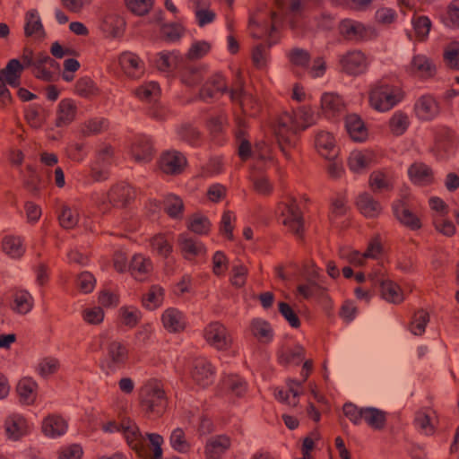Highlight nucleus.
I'll return each instance as SVG.
<instances>
[{"mask_svg":"<svg viewBox=\"0 0 459 459\" xmlns=\"http://www.w3.org/2000/svg\"><path fill=\"white\" fill-rule=\"evenodd\" d=\"M315 123V117L310 108L303 107L296 112L282 114L275 129V138L279 149L287 159L290 158V151L298 141V133L307 129Z\"/></svg>","mask_w":459,"mask_h":459,"instance_id":"obj_1","label":"nucleus"},{"mask_svg":"<svg viewBox=\"0 0 459 459\" xmlns=\"http://www.w3.org/2000/svg\"><path fill=\"white\" fill-rule=\"evenodd\" d=\"M278 15L275 12H270V20L265 21L257 18L255 22L253 18L250 20L249 26L252 28L251 36L254 39H260L265 37V40L253 47L252 61L255 67L262 68L266 65L269 57V49L278 42L275 36L277 30Z\"/></svg>","mask_w":459,"mask_h":459,"instance_id":"obj_2","label":"nucleus"},{"mask_svg":"<svg viewBox=\"0 0 459 459\" xmlns=\"http://www.w3.org/2000/svg\"><path fill=\"white\" fill-rule=\"evenodd\" d=\"M140 403L145 412L161 415L168 404L162 385L157 381L144 385L140 391Z\"/></svg>","mask_w":459,"mask_h":459,"instance_id":"obj_3","label":"nucleus"},{"mask_svg":"<svg viewBox=\"0 0 459 459\" xmlns=\"http://www.w3.org/2000/svg\"><path fill=\"white\" fill-rule=\"evenodd\" d=\"M401 99L400 90L384 82L376 83L369 92L370 106L379 112L390 110Z\"/></svg>","mask_w":459,"mask_h":459,"instance_id":"obj_4","label":"nucleus"},{"mask_svg":"<svg viewBox=\"0 0 459 459\" xmlns=\"http://www.w3.org/2000/svg\"><path fill=\"white\" fill-rule=\"evenodd\" d=\"M134 196L135 191L130 185L119 183L110 188L107 195L108 203L102 202L99 208L102 212H107L109 209L108 204L114 207H125Z\"/></svg>","mask_w":459,"mask_h":459,"instance_id":"obj_5","label":"nucleus"},{"mask_svg":"<svg viewBox=\"0 0 459 459\" xmlns=\"http://www.w3.org/2000/svg\"><path fill=\"white\" fill-rule=\"evenodd\" d=\"M122 433L128 446L135 451L137 455L146 459L148 457V444L138 426L132 420H126L125 426H122Z\"/></svg>","mask_w":459,"mask_h":459,"instance_id":"obj_6","label":"nucleus"},{"mask_svg":"<svg viewBox=\"0 0 459 459\" xmlns=\"http://www.w3.org/2000/svg\"><path fill=\"white\" fill-rule=\"evenodd\" d=\"M128 358V349L124 343L118 341L109 342L107 346L105 360L108 368L107 373L115 372L117 369L124 368Z\"/></svg>","mask_w":459,"mask_h":459,"instance_id":"obj_7","label":"nucleus"},{"mask_svg":"<svg viewBox=\"0 0 459 459\" xmlns=\"http://www.w3.org/2000/svg\"><path fill=\"white\" fill-rule=\"evenodd\" d=\"M214 368L204 358H197L193 361L191 376L193 380L199 385L206 387L214 380Z\"/></svg>","mask_w":459,"mask_h":459,"instance_id":"obj_8","label":"nucleus"},{"mask_svg":"<svg viewBox=\"0 0 459 459\" xmlns=\"http://www.w3.org/2000/svg\"><path fill=\"white\" fill-rule=\"evenodd\" d=\"M393 212L395 218L405 227L411 230L421 228L420 219L411 211L407 202L403 199L395 201L393 205Z\"/></svg>","mask_w":459,"mask_h":459,"instance_id":"obj_9","label":"nucleus"},{"mask_svg":"<svg viewBox=\"0 0 459 459\" xmlns=\"http://www.w3.org/2000/svg\"><path fill=\"white\" fill-rule=\"evenodd\" d=\"M204 336L210 345L218 350H225L230 343L226 328L219 322H212L208 325L204 329Z\"/></svg>","mask_w":459,"mask_h":459,"instance_id":"obj_10","label":"nucleus"},{"mask_svg":"<svg viewBox=\"0 0 459 459\" xmlns=\"http://www.w3.org/2000/svg\"><path fill=\"white\" fill-rule=\"evenodd\" d=\"M340 64L342 70L351 75L363 73L367 66L365 56L359 50L349 51L342 56Z\"/></svg>","mask_w":459,"mask_h":459,"instance_id":"obj_11","label":"nucleus"},{"mask_svg":"<svg viewBox=\"0 0 459 459\" xmlns=\"http://www.w3.org/2000/svg\"><path fill=\"white\" fill-rule=\"evenodd\" d=\"M227 90L225 78L220 74H215L201 87L198 98L204 101H208L216 98L217 94L224 93Z\"/></svg>","mask_w":459,"mask_h":459,"instance_id":"obj_12","label":"nucleus"},{"mask_svg":"<svg viewBox=\"0 0 459 459\" xmlns=\"http://www.w3.org/2000/svg\"><path fill=\"white\" fill-rule=\"evenodd\" d=\"M238 76H240V73H238ZM238 80H240L238 78ZM230 96L232 101L239 103L242 110L246 113L250 108V115L255 116L259 111L258 101L251 95L247 94L243 91V82L239 81L238 85L231 89Z\"/></svg>","mask_w":459,"mask_h":459,"instance_id":"obj_13","label":"nucleus"},{"mask_svg":"<svg viewBox=\"0 0 459 459\" xmlns=\"http://www.w3.org/2000/svg\"><path fill=\"white\" fill-rule=\"evenodd\" d=\"M282 215L285 217L283 224L288 226L296 236L302 237L303 218L301 211L296 201L292 200L286 205L285 210L282 212Z\"/></svg>","mask_w":459,"mask_h":459,"instance_id":"obj_14","label":"nucleus"},{"mask_svg":"<svg viewBox=\"0 0 459 459\" xmlns=\"http://www.w3.org/2000/svg\"><path fill=\"white\" fill-rule=\"evenodd\" d=\"M315 146L318 153L327 160L336 159L338 148L332 134L325 131H319L315 137Z\"/></svg>","mask_w":459,"mask_h":459,"instance_id":"obj_15","label":"nucleus"},{"mask_svg":"<svg viewBox=\"0 0 459 459\" xmlns=\"http://www.w3.org/2000/svg\"><path fill=\"white\" fill-rule=\"evenodd\" d=\"M131 156L138 163L150 162L154 156L151 140L146 136L136 138L131 146Z\"/></svg>","mask_w":459,"mask_h":459,"instance_id":"obj_16","label":"nucleus"},{"mask_svg":"<svg viewBox=\"0 0 459 459\" xmlns=\"http://www.w3.org/2000/svg\"><path fill=\"white\" fill-rule=\"evenodd\" d=\"M118 61L122 70L128 77L139 78L144 72L143 63L134 53L125 52L121 54Z\"/></svg>","mask_w":459,"mask_h":459,"instance_id":"obj_17","label":"nucleus"},{"mask_svg":"<svg viewBox=\"0 0 459 459\" xmlns=\"http://www.w3.org/2000/svg\"><path fill=\"white\" fill-rule=\"evenodd\" d=\"M321 108L326 117L332 118L342 115L345 111V105L339 95L324 93L321 98Z\"/></svg>","mask_w":459,"mask_h":459,"instance_id":"obj_18","label":"nucleus"},{"mask_svg":"<svg viewBox=\"0 0 459 459\" xmlns=\"http://www.w3.org/2000/svg\"><path fill=\"white\" fill-rule=\"evenodd\" d=\"M186 163L185 156L179 152L173 151L167 152L161 156L160 166L161 170L167 174H178Z\"/></svg>","mask_w":459,"mask_h":459,"instance_id":"obj_19","label":"nucleus"},{"mask_svg":"<svg viewBox=\"0 0 459 459\" xmlns=\"http://www.w3.org/2000/svg\"><path fill=\"white\" fill-rule=\"evenodd\" d=\"M416 116L421 120H431L439 112L437 101L430 95L421 96L414 105Z\"/></svg>","mask_w":459,"mask_h":459,"instance_id":"obj_20","label":"nucleus"},{"mask_svg":"<svg viewBox=\"0 0 459 459\" xmlns=\"http://www.w3.org/2000/svg\"><path fill=\"white\" fill-rule=\"evenodd\" d=\"M178 244L181 253L186 259H193L195 256L205 254L204 244L187 234H181L178 237Z\"/></svg>","mask_w":459,"mask_h":459,"instance_id":"obj_21","label":"nucleus"},{"mask_svg":"<svg viewBox=\"0 0 459 459\" xmlns=\"http://www.w3.org/2000/svg\"><path fill=\"white\" fill-rule=\"evenodd\" d=\"M23 70L24 65L21 64L18 59H11L8 61L6 66L0 70V78L5 81L11 87H19Z\"/></svg>","mask_w":459,"mask_h":459,"instance_id":"obj_22","label":"nucleus"},{"mask_svg":"<svg viewBox=\"0 0 459 459\" xmlns=\"http://www.w3.org/2000/svg\"><path fill=\"white\" fill-rule=\"evenodd\" d=\"M340 33L348 40H363L366 38L365 27L352 20H343L339 25Z\"/></svg>","mask_w":459,"mask_h":459,"instance_id":"obj_23","label":"nucleus"},{"mask_svg":"<svg viewBox=\"0 0 459 459\" xmlns=\"http://www.w3.org/2000/svg\"><path fill=\"white\" fill-rule=\"evenodd\" d=\"M249 330L261 343H269L273 338V330L271 325L262 318H254L250 322Z\"/></svg>","mask_w":459,"mask_h":459,"instance_id":"obj_24","label":"nucleus"},{"mask_svg":"<svg viewBox=\"0 0 459 459\" xmlns=\"http://www.w3.org/2000/svg\"><path fill=\"white\" fill-rule=\"evenodd\" d=\"M77 108L74 100L70 99L62 100L58 105L56 126L58 127L70 125L75 118Z\"/></svg>","mask_w":459,"mask_h":459,"instance_id":"obj_25","label":"nucleus"},{"mask_svg":"<svg viewBox=\"0 0 459 459\" xmlns=\"http://www.w3.org/2000/svg\"><path fill=\"white\" fill-rule=\"evenodd\" d=\"M411 73L420 77H432L436 73L433 62L424 55L414 56L410 65Z\"/></svg>","mask_w":459,"mask_h":459,"instance_id":"obj_26","label":"nucleus"},{"mask_svg":"<svg viewBox=\"0 0 459 459\" xmlns=\"http://www.w3.org/2000/svg\"><path fill=\"white\" fill-rule=\"evenodd\" d=\"M345 127L353 141L362 142L368 136V130L363 121L356 114L346 116Z\"/></svg>","mask_w":459,"mask_h":459,"instance_id":"obj_27","label":"nucleus"},{"mask_svg":"<svg viewBox=\"0 0 459 459\" xmlns=\"http://www.w3.org/2000/svg\"><path fill=\"white\" fill-rule=\"evenodd\" d=\"M305 352V349L299 344L282 347L278 351V359L281 365H299L304 359Z\"/></svg>","mask_w":459,"mask_h":459,"instance_id":"obj_28","label":"nucleus"},{"mask_svg":"<svg viewBox=\"0 0 459 459\" xmlns=\"http://www.w3.org/2000/svg\"><path fill=\"white\" fill-rule=\"evenodd\" d=\"M24 34L26 37H45L40 17L35 9L28 11L25 14Z\"/></svg>","mask_w":459,"mask_h":459,"instance_id":"obj_29","label":"nucleus"},{"mask_svg":"<svg viewBox=\"0 0 459 459\" xmlns=\"http://www.w3.org/2000/svg\"><path fill=\"white\" fill-rule=\"evenodd\" d=\"M356 204L360 212L368 218L378 216L382 211L381 204L368 193L360 194L358 196Z\"/></svg>","mask_w":459,"mask_h":459,"instance_id":"obj_30","label":"nucleus"},{"mask_svg":"<svg viewBox=\"0 0 459 459\" xmlns=\"http://www.w3.org/2000/svg\"><path fill=\"white\" fill-rule=\"evenodd\" d=\"M161 320L164 327L171 333L180 332L186 326L183 314L176 308L165 310Z\"/></svg>","mask_w":459,"mask_h":459,"instance_id":"obj_31","label":"nucleus"},{"mask_svg":"<svg viewBox=\"0 0 459 459\" xmlns=\"http://www.w3.org/2000/svg\"><path fill=\"white\" fill-rule=\"evenodd\" d=\"M66 429L67 424L60 416H48L42 422L43 433L50 437L62 436L66 431Z\"/></svg>","mask_w":459,"mask_h":459,"instance_id":"obj_32","label":"nucleus"},{"mask_svg":"<svg viewBox=\"0 0 459 459\" xmlns=\"http://www.w3.org/2000/svg\"><path fill=\"white\" fill-rule=\"evenodd\" d=\"M411 180L417 185H429L433 180L432 170L424 163H413L408 169Z\"/></svg>","mask_w":459,"mask_h":459,"instance_id":"obj_33","label":"nucleus"},{"mask_svg":"<svg viewBox=\"0 0 459 459\" xmlns=\"http://www.w3.org/2000/svg\"><path fill=\"white\" fill-rule=\"evenodd\" d=\"M230 446V438L226 436H218L211 438L205 446V455L208 459H219Z\"/></svg>","mask_w":459,"mask_h":459,"instance_id":"obj_34","label":"nucleus"},{"mask_svg":"<svg viewBox=\"0 0 459 459\" xmlns=\"http://www.w3.org/2000/svg\"><path fill=\"white\" fill-rule=\"evenodd\" d=\"M37 383L30 377L22 378L17 385L16 391L20 396V401L26 404H30L35 401Z\"/></svg>","mask_w":459,"mask_h":459,"instance_id":"obj_35","label":"nucleus"},{"mask_svg":"<svg viewBox=\"0 0 459 459\" xmlns=\"http://www.w3.org/2000/svg\"><path fill=\"white\" fill-rule=\"evenodd\" d=\"M370 428L380 430L386 423V412L374 407H365L363 420Z\"/></svg>","mask_w":459,"mask_h":459,"instance_id":"obj_36","label":"nucleus"},{"mask_svg":"<svg viewBox=\"0 0 459 459\" xmlns=\"http://www.w3.org/2000/svg\"><path fill=\"white\" fill-rule=\"evenodd\" d=\"M33 307V298L27 290H18L13 294L12 309L20 314L26 315Z\"/></svg>","mask_w":459,"mask_h":459,"instance_id":"obj_37","label":"nucleus"},{"mask_svg":"<svg viewBox=\"0 0 459 459\" xmlns=\"http://www.w3.org/2000/svg\"><path fill=\"white\" fill-rule=\"evenodd\" d=\"M380 290L383 299L388 302L399 304L403 300V295L399 285L391 280H381Z\"/></svg>","mask_w":459,"mask_h":459,"instance_id":"obj_38","label":"nucleus"},{"mask_svg":"<svg viewBox=\"0 0 459 459\" xmlns=\"http://www.w3.org/2000/svg\"><path fill=\"white\" fill-rule=\"evenodd\" d=\"M177 134L180 141L186 143L190 146L195 147L201 144V133L190 124L181 125L177 129Z\"/></svg>","mask_w":459,"mask_h":459,"instance_id":"obj_39","label":"nucleus"},{"mask_svg":"<svg viewBox=\"0 0 459 459\" xmlns=\"http://www.w3.org/2000/svg\"><path fill=\"white\" fill-rule=\"evenodd\" d=\"M222 385L227 392L237 397L243 396L247 390V382L238 375L227 376L224 377Z\"/></svg>","mask_w":459,"mask_h":459,"instance_id":"obj_40","label":"nucleus"},{"mask_svg":"<svg viewBox=\"0 0 459 459\" xmlns=\"http://www.w3.org/2000/svg\"><path fill=\"white\" fill-rule=\"evenodd\" d=\"M48 117V111L37 105L30 106L25 112L26 121L35 129L40 128Z\"/></svg>","mask_w":459,"mask_h":459,"instance_id":"obj_41","label":"nucleus"},{"mask_svg":"<svg viewBox=\"0 0 459 459\" xmlns=\"http://www.w3.org/2000/svg\"><path fill=\"white\" fill-rule=\"evenodd\" d=\"M58 221L62 228L65 230L74 229L79 221L78 211L67 204H62L58 212Z\"/></svg>","mask_w":459,"mask_h":459,"instance_id":"obj_42","label":"nucleus"},{"mask_svg":"<svg viewBox=\"0 0 459 459\" xmlns=\"http://www.w3.org/2000/svg\"><path fill=\"white\" fill-rule=\"evenodd\" d=\"M204 76V69L202 67H196L192 65H187L184 67L181 72V82L189 87H194L199 84Z\"/></svg>","mask_w":459,"mask_h":459,"instance_id":"obj_43","label":"nucleus"},{"mask_svg":"<svg viewBox=\"0 0 459 459\" xmlns=\"http://www.w3.org/2000/svg\"><path fill=\"white\" fill-rule=\"evenodd\" d=\"M152 268V263L142 255H134L129 264V270L134 278L142 280L140 277L148 273Z\"/></svg>","mask_w":459,"mask_h":459,"instance_id":"obj_44","label":"nucleus"},{"mask_svg":"<svg viewBox=\"0 0 459 459\" xmlns=\"http://www.w3.org/2000/svg\"><path fill=\"white\" fill-rule=\"evenodd\" d=\"M369 185L373 192H380L383 190L389 191L393 189V183L390 178L381 171H374L371 173Z\"/></svg>","mask_w":459,"mask_h":459,"instance_id":"obj_45","label":"nucleus"},{"mask_svg":"<svg viewBox=\"0 0 459 459\" xmlns=\"http://www.w3.org/2000/svg\"><path fill=\"white\" fill-rule=\"evenodd\" d=\"M411 22L417 39L420 41L426 40L431 29L429 18L424 15L415 16Z\"/></svg>","mask_w":459,"mask_h":459,"instance_id":"obj_46","label":"nucleus"},{"mask_svg":"<svg viewBox=\"0 0 459 459\" xmlns=\"http://www.w3.org/2000/svg\"><path fill=\"white\" fill-rule=\"evenodd\" d=\"M370 162V158L361 152H352L348 159L350 169L355 173L365 170Z\"/></svg>","mask_w":459,"mask_h":459,"instance_id":"obj_47","label":"nucleus"},{"mask_svg":"<svg viewBox=\"0 0 459 459\" xmlns=\"http://www.w3.org/2000/svg\"><path fill=\"white\" fill-rule=\"evenodd\" d=\"M164 209L169 217L178 219L183 213V201L175 195H169L164 201Z\"/></svg>","mask_w":459,"mask_h":459,"instance_id":"obj_48","label":"nucleus"},{"mask_svg":"<svg viewBox=\"0 0 459 459\" xmlns=\"http://www.w3.org/2000/svg\"><path fill=\"white\" fill-rule=\"evenodd\" d=\"M162 300L163 290L157 285H153L151 287L146 296L143 298V305L146 308L153 310L161 304Z\"/></svg>","mask_w":459,"mask_h":459,"instance_id":"obj_49","label":"nucleus"},{"mask_svg":"<svg viewBox=\"0 0 459 459\" xmlns=\"http://www.w3.org/2000/svg\"><path fill=\"white\" fill-rule=\"evenodd\" d=\"M188 229L194 233L205 235L211 230V222L207 217L195 214L189 219Z\"/></svg>","mask_w":459,"mask_h":459,"instance_id":"obj_50","label":"nucleus"},{"mask_svg":"<svg viewBox=\"0 0 459 459\" xmlns=\"http://www.w3.org/2000/svg\"><path fill=\"white\" fill-rule=\"evenodd\" d=\"M135 95L143 100H155L160 95V86L155 82H150L138 87Z\"/></svg>","mask_w":459,"mask_h":459,"instance_id":"obj_51","label":"nucleus"},{"mask_svg":"<svg viewBox=\"0 0 459 459\" xmlns=\"http://www.w3.org/2000/svg\"><path fill=\"white\" fill-rule=\"evenodd\" d=\"M3 250L12 257H19L23 254L22 240L18 237H5L3 239Z\"/></svg>","mask_w":459,"mask_h":459,"instance_id":"obj_52","label":"nucleus"},{"mask_svg":"<svg viewBox=\"0 0 459 459\" xmlns=\"http://www.w3.org/2000/svg\"><path fill=\"white\" fill-rule=\"evenodd\" d=\"M245 126L244 121L238 120V129L236 132V138L239 141L238 156L241 160H247L251 156V144L248 140L244 138L245 130L242 128Z\"/></svg>","mask_w":459,"mask_h":459,"instance_id":"obj_53","label":"nucleus"},{"mask_svg":"<svg viewBox=\"0 0 459 459\" xmlns=\"http://www.w3.org/2000/svg\"><path fill=\"white\" fill-rule=\"evenodd\" d=\"M26 169L29 174L24 178V187L32 195H37L40 191L41 178L38 175L36 169L32 166L28 165Z\"/></svg>","mask_w":459,"mask_h":459,"instance_id":"obj_54","label":"nucleus"},{"mask_svg":"<svg viewBox=\"0 0 459 459\" xmlns=\"http://www.w3.org/2000/svg\"><path fill=\"white\" fill-rule=\"evenodd\" d=\"M429 321V315L427 311L420 309L417 311L412 322L411 323V331L415 335H421Z\"/></svg>","mask_w":459,"mask_h":459,"instance_id":"obj_55","label":"nucleus"},{"mask_svg":"<svg viewBox=\"0 0 459 459\" xmlns=\"http://www.w3.org/2000/svg\"><path fill=\"white\" fill-rule=\"evenodd\" d=\"M389 126L394 134L401 135L406 131L409 126V118L406 114L396 112L391 117Z\"/></svg>","mask_w":459,"mask_h":459,"instance_id":"obj_56","label":"nucleus"},{"mask_svg":"<svg viewBox=\"0 0 459 459\" xmlns=\"http://www.w3.org/2000/svg\"><path fill=\"white\" fill-rule=\"evenodd\" d=\"M151 245L160 255L167 257L172 251V246L164 234H158L151 239Z\"/></svg>","mask_w":459,"mask_h":459,"instance_id":"obj_57","label":"nucleus"},{"mask_svg":"<svg viewBox=\"0 0 459 459\" xmlns=\"http://www.w3.org/2000/svg\"><path fill=\"white\" fill-rule=\"evenodd\" d=\"M127 9L133 13L143 16L152 9L154 0H125Z\"/></svg>","mask_w":459,"mask_h":459,"instance_id":"obj_58","label":"nucleus"},{"mask_svg":"<svg viewBox=\"0 0 459 459\" xmlns=\"http://www.w3.org/2000/svg\"><path fill=\"white\" fill-rule=\"evenodd\" d=\"M22 418H10L5 421V431L10 438L17 440L24 434Z\"/></svg>","mask_w":459,"mask_h":459,"instance_id":"obj_59","label":"nucleus"},{"mask_svg":"<svg viewBox=\"0 0 459 459\" xmlns=\"http://www.w3.org/2000/svg\"><path fill=\"white\" fill-rule=\"evenodd\" d=\"M169 439L171 446L179 453H186L190 448V445L186 439L185 432L180 428L173 430Z\"/></svg>","mask_w":459,"mask_h":459,"instance_id":"obj_60","label":"nucleus"},{"mask_svg":"<svg viewBox=\"0 0 459 459\" xmlns=\"http://www.w3.org/2000/svg\"><path fill=\"white\" fill-rule=\"evenodd\" d=\"M119 313L123 324L129 327L135 326L141 318V312L134 307H123Z\"/></svg>","mask_w":459,"mask_h":459,"instance_id":"obj_61","label":"nucleus"},{"mask_svg":"<svg viewBox=\"0 0 459 459\" xmlns=\"http://www.w3.org/2000/svg\"><path fill=\"white\" fill-rule=\"evenodd\" d=\"M161 34L168 41H178L183 35L184 30L178 23H166L160 28Z\"/></svg>","mask_w":459,"mask_h":459,"instance_id":"obj_62","label":"nucleus"},{"mask_svg":"<svg viewBox=\"0 0 459 459\" xmlns=\"http://www.w3.org/2000/svg\"><path fill=\"white\" fill-rule=\"evenodd\" d=\"M177 55L174 52H160L155 60L156 67L162 72L169 71L176 65Z\"/></svg>","mask_w":459,"mask_h":459,"instance_id":"obj_63","label":"nucleus"},{"mask_svg":"<svg viewBox=\"0 0 459 459\" xmlns=\"http://www.w3.org/2000/svg\"><path fill=\"white\" fill-rule=\"evenodd\" d=\"M444 59L449 67L459 70V42L447 47L444 52Z\"/></svg>","mask_w":459,"mask_h":459,"instance_id":"obj_64","label":"nucleus"}]
</instances>
